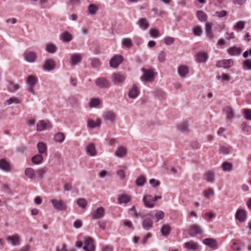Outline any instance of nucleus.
Here are the masks:
<instances>
[{
	"label": "nucleus",
	"mask_w": 251,
	"mask_h": 251,
	"mask_svg": "<svg viewBox=\"0 0 251 251\" xmlns=\"http://www.w3.org/2000/svg\"><path fill=\"white\" fill-rule=\"evenodd\" d=\"M143 72V75L141 77V79L145 82H153L157 73L153 72L151 70H146L144 68L141 69Z\"/></svg>",
	"instance_id": "obj_1"
},
{
	"label": "nucleus",
	"mask_w": 251,
	"mask_h": 251,
	"mask_svg": "<svg viewBox=\"0 0 251 251\" xmlns=\"http://www.w3.org/2000/svg\"><path fill=\"white\" fill-rule=\"evenodd\" d=\"M50 201L54 209L56 210L65 211L67 208L66 202L61 199H53Z\"/></svg>",
	"instance_id": "obj_2"
},
{
	"label": "nucleus",
	"mask_w": 251,
	"mask_h": 251,
	"mask_svg": "<svg viewBox=\"0 0 251 251\" xmlns=\"http://www.w3.org/2000/svg\"><path fill=\"white\" fill-rule=\"evenodd\" d=\"M126 78V75L119 73H113L111 77L112 82L114 84L118 86L122 85L124 83Z\"/></svg>",
	"instance_id": "obj_3"
},
{
	"label": "nucleus",
	"mask_w": 251,
	"mask_h": 251,
	"mask_svg": "<svg viewBox=\"0 0 251 251\" xmlns=\"http://www.w3.org/2000/svg\"><path fill=\"white\" fill-rule=\"evenodd\" d=\"M38 82V78L36 76L30 75L26 79V83L28 86L27 90L32 94H35L34 87Z\"/></svg>",
	"instance_id": "obj_4"
},
{
	"label": "nucleus",
	"mask_w": 251,
	"mask_h": 251,
	"mask_svg": "<svg viewBox=\"0 0 251 251\" xmlns=\"http://www.w3.org/2000/svg\"><path fill=\"white\" fill-rule=\"evenodd\" d=\"M95 84L97 87L102 89H108L110 86V83L104 77H99L95 81Z\"/></svg>",
	"instance_id": "obj_5"
},
{
	"label": "nucleus",
	"mask_w": 251,
	"mask_h": 251,
	"mask_svg": "<svg viewBox=\"0 0 251 251\" xmlns=\"http://www.w3.org/2000/svg\"><path fill=\"white\" fill-rule=\"evenodd\" d=\"M161 196L152 197L151 195H146L143 197V201L146 207L152 208L154 206L151 202L155 201L161 199Z\"/></svg>",
	"instance_id": "obj_6"
},
{
	"label": "nucleus",
	"mask_w": 251,
	"mask_h": 251,
	"mask_svg": "<svg viewBox=\"0 0 251 251\" xmlns=\"http://www.w3.org/2000/svg\"><path fill=\"white\" fill-rule=\"evenodd\" d=\"M203 230L201 227L197 224L191 225L189 227L188 234L191 237H194L198 234H201Z\"/></svg>",
	"instance_id": "obj_7"
},
{
	"label": "nucleus",
	"mask_w": 251,
	"mask_h": 251,
	"mask_svg": "<svg viewBox=\"0 0 251 251\" xmlns=\"http://www.w3.org/2000/svg\"><path fill=\"white\" fill-rule=\"evenodd\" d=\"M83 249L85 251H95V247L92 238L87 237L85 238Z\"/></svg>",
	"instance_id": "obj_8"
},
{
	"label": "nucleus",
	"mask_w": 251,
	"mask_h": 251,
	"mask_svg": "<svg viewBox=\"0 0 251 251\" xmlns=\"http://www.w3.org/2000/svg\"><path fill=\"white\" fill-rule=\"evenodd\" d=\"M6 240L9 243L13 246L19 245L21 242L20 236L18 234L7 236Z\"/></svg>",
	"instance_id": "obj_9"
},
{
	"label": "nucleus",
	"mask_w": 251,
	"mask_h": 251,
	"mask_svg": "<svg viewBox=\"0 0 251 251\" xmlns=\"http://www.w3.org/2000/svg\"><path fill=\"white\" fill-rule=\"evenodd\" d=\"M51 128V125L48 121L41 120L37 124V130L42 131Z\"/></svg>",
	"instance_id": "obj_10"
},
{
	"label": "nucleus",
	"mask_w": 251,
	"mask_h": 251,
	"mask_svg": "<svg viewBox=\"0 0 251 251\" xmlns=\"http://www.w3.org/2000/svg\"><path fill=\"white\" fill-rule=\"evenodd\" d=\"M25 60L30 63L34 62L37 59L36 53L33 51H25L23 54Z\"/></svg>",
	"instance_id": "obj_11"
},
{
	"label": "nucleus",
	"mask_w": 251,
	"mask_h": 251,
	"mask_svg": "<svg viewBox=\"0 0 251 251\" xmlns=\"http://www.w3.org/2000/svg\"><path fill=\"white\" fill-rule=\"evenodd\" d=\"M139 87L136 84H133L129 90L128 96L129 98L134 99L136 98L140 94Z\"/></svg>",
	"instance_id": "obj_12"
},
{
	"label": "nucleus",
	"mask_w": 251,
	"mask_h": 251,
	"mask_svg": "<svg viewBox=\"0 0 251 251\" xmlns=\"http://www.w3.org/2000/svg\"><path fill=\"white\" fill-rule=\"evenodd\" d=\"M233 65V60L231 59H224L218 61L216 64V67L218 68H228L231 67Z\"/></svg>",
	"instance_id": "obj_13"
},
{
	"label": "nucleus",
	"mask_w": 251,
	"mask_h": 251,
	"mask_svg": "<svg viewBox=\"0 0 251 251\" xmlns=\"http://www.w3.org/2000/svg\"><path fill=\"white\" fill-rule=\"evenodd\" d=\"M183 247L186 250L192 251H196L200 249V245L198 243L193 241L185 243Z\"/></svg>",
	"instance_id": "obj_14"
},
{
	"label": "nucleus",
	"mask_w": 251,
	"mask_h": 251,
	"mask_svg": "<svg viewBox=\"0 0 251 251\" xmlns=\"http://www.w3.org/2000/svg\"><path fill=\"white\" fill-rule=\"evenodd\" d=\"M104 214V209L103 207H100L97 208L91 213V216L93 219H98L102 218Z\"/></svg>",
	"instance_id": "obj_15"
},
{
	"label": "nucleus",
	"mask_w": 251,
	"mask_h": 251,
	"mask_svg": "<svg viewBox=\"0 0 251 251\" xmlns=\"http://www.w3.org/2000/svg\"><path fill=\"white\" fill-rule=\"evenodd\" d=\"M123 61L122 57L120 55H114L109 61L110 67L112 68L117 67Z\"/></svg>",
	"instance_id": "obj_16"
},
{
	"label": "nucleus",
	"mask_w": 251,
	"mask_h": 251,
	"mask_svg": "<svg viewBox=\"0 0 251 251\" xmlns=\"http://www.w3.org/2000/svg\"><path fill=\"white\" fill-rule=\"evenodd\" d=\"M152 224L153 222L151 220V216L150 215H147L143 221L142 226L144 229L148 230L152 227Z\"/></svg>",
	"instance_id": "obj_17"
},
{
	"label": "nucleus",
	"mask_w": 251,
	"mask_h": 251,
	"mask_svg": "<svg viewBox=\"0 0 251 251\" xmlns=\"http://www.w3.org/2000/svg\"><path fill=\"white\" fill-rule=\"evenodd\" d=\"M247 218V212L245 210L238 209L235 214V218L239 222L243 223L245 221Z\"/></svg>",
	"instance_id": "obj_18"
},
{
	"label": "nucleus",
	"mask_w": 251,
	"mask_h": 251,
	"mask_svg": "<svg viewBox=\"0 0 251 251\" xmlns=\"http://www.w3.org/2000/svg\"><path fill=\"white\" fill-rule=\"evenodd\" d=\"M205 34L207 38L211 40L214 39V35L212 29V25L210 23H206L205 25Z\"/></svg>",
	"instance_id": "obj_19"
},
{
	"label": "nucleus",
	"mask_w": 251,
	"mask_h": 251,
	"mask_svg": "<svg viewBox=\"0 0 251 251\" xmlns=\"http://www.w3.org/2000/svg\"><path fill=\"white\" fill-rule=\"evenodd\" d=\"M82 60V56L80 54L74 53L71 54L70 64L72 65H76L81 62Z\"/></svg>",
	"instance_id": "obj_20"
},
{
	"label": "nucleus",
	"mask_w": 251,
	"mask_h": 251,
	"mask_svg": "<svg viewBox=\"0 0 251 251\" xmlns=\"http://www.w3.org/2000/svg\"><path fill=\"white\" fill-rule=\"evenodd\" d=\"M177 72L180 77H186L189 74V68L185 65H181L178 67Z\"/></svg>",
	"instance_id": "obj_21"
},
{
	"label": "nucleus",
	"mask_w": 251,
	"mask_h": 251,
	"mask_svg": "<svg viewBox=\"0 0 251 251\" xmlns=\"http://www.w3.org/2000/svg\"><path fill=\"white\" fill-rule=\"evenodd\" d=\"M131 197L126 194H122L119 195L117 198L118 203L122 204H127L131 201Z\"/></svg>",
	"instance_id": "obj_22"
},
{
	"label": "nucleus",
	"mask_w": 251,
	"mask_h": 251,
	"mask_svg": "<svg viewBox=\"0 0 251 251\" xmlns=\"http://www.w3.org/2000/svg\"><path fill=\"white\" fill-rule=\"evenodd\" d=\"M55 68V63L53 60L50 59L46 60L43 65V68L44 70L50 71L53 70Z\"/></svg>",
	"instance_id": "obj_23"
},
{
	"label": "nucleus",
	"mask_w": 251,
	"mask_h": 251,
	"mask_svg": "<svg viewBox=\"0 0 251 251\" xmlns=\"http://www.w3.org/2000/svg\"><path fill=\"white\" fill-rule=\"evenodd\" d=\"M127 153V150L124 147H119L115 151L114 154L120 158H124L126 156Z\"/></svg>",
	"instance_id": "obj_24"
},
{
	"label": "nucleus",
	"mask_w": 251,
	"mask_h": 251,
	"mask_svg": "<svg viewBox=\"0 0 251 251\" xmlns=\"http://www.w3.org/2000/svg\"><path fill=\"white\" fill-rule=\"evenodd\" d=\"M203 178L207 182H214L215 181V173L211 171H207L204 174Z\"/></svg>",
	"instance_id": "obj_25"
},
{
	"label": "nucleus",
	"mask_w": 251,
	"mask_h": 251,
	"mask_svg": "<svg viewBox=\"0 0 251 251\" xmlns=\"http://www.w3.org/2000/svg\"><path fill=\"white\" fill-rule=\"evenodd\" d=\"M137 24L140 28L143 30H147L149 27V21L146 18H141Z\"/></svg>",
	"instance_id": "obj_26"
},
{
	"label": "nucleus",
	"mask_w": 251,
	"mask_h": 251,
	"mask_svg": "<svg viewBox=\"0 0 251 251\" xmlns=\"http://www.w3.org/2000/svg\"><path fill=\"white\" fill-rule=\"evenodd\" d=\"M208 54L205 52H199L196 55V60L197 62L204 63L208 59Z\"/></svg>",
	"instance_id": "obj_27"
},
{
	"label": "nucleus",
	"mask_w": 251,
	"mask_h": 251,
	"mask_svg": "<svg viewBox=\"0 0 251 251\" xmlns=\"http://www.w3.org/2000/svg\"><path fill=\"white\" fill-rule=\"evenodd\" d=\"M227 53L232 56H237L241 54V49L237 47H232L227 50Z\"/></svg>",
	"instance_id": "obj_28"
},
{
	"label": "nucleus",
	"mask_w": 251,
	"mask_h": 251,
	"mask_svg": "<svg viewBox=\"0 0 251 251\" xmlns=\"http://www.w3.org/2000/svg\"><path fill=\"white\" fill-rule=\"evenodd\" d=\"M202 243L211 248H215L217 247L216 241L213 238L204 239L202 240Z\"/></svg>",
	"instance_id": "obj_29"
},
{
	"label": "nucleus",
	"mask_w": 251,
	"mask_h": 251,
	"mask_svg": "<svg viewBox=\"0 0 251 251\" xmlns=\"http://www.w3.org/2000/svg\"><path fill=\"white\" fill-rule=\"evenodd\" d=\"M100 125L101 122L99 119H97L96 121L92 120H88L87 121V126L90 128L99 127L100 126Z\"/></svg>",
	"instance_id": "obj_30"
},
{
	"label": "nucleus",
	"mask_w": 251,
	"mask_h": 251,
	"mask_svg": "<svg viewBox=\"0 0 251 251\" xmlns=\"http://www.w3.org/2000/svg\"><path fill=\"white\" fill-rule=\"evenodd\" d=\"M86 151L87 154L91 156H95L97 154L95 147L92 144H89L87 146Z\"/></svg>",
	"instance_id": "obj_31"
},
{
	"label": "nucleus",
	"mask_w": 251,
	"mask_h": 251,
	"mask_svg": "<svg viewBox=\"0 0 251 251\" xmlns=\"http://www.w3.org/2000/svg\"><path fill=\"white\" fill-rule=\"evenodd\" d=\"M103 117L105 120L113 122L115 119L116 115L112 111H106L103 114Z\"/></svg>",
	"instance_id": "obj_32"
},
{
	"label": "nucleus",
	"mask_w": 251,
	"mask_h": 251,
	"mask_svg": "<svg viewBox=\"0 0 251 251\" xmlns=\"http://www.w3.org/2000/svg\"><path fill=\"white\" fill-rule=\"evenodd\" d=\"M60 39L63 42L68 43L72 40L73 37L70 33L64 32L61 34Z\"/></svg>",
	"instance_id": "obj_33"
},
{
	"label": "nucleus",
	"mask_w": 251,
	"mask_h": 251,
	"mask_svg": "<svg viewBox=\"0 0 251 251\" xmlns=\"http://www.w3.org/2000/svg\"><path fill=\"white\" fill-rule=\"evenodd\" d=\"M37 148L38 152L40 154H46L47 151V147L44 143H43V142L38 143L37 145Z\"/></svg>",
	"instance_id": "obj_34"
},
{
	"label": "nucleus",
	"mask_w": 251,
	"mask_h": 251,
	"mask_svg": "<svg viewBox=\"0 0 251 251\" xmlns=\"http://www.w3.org/2000/svg\"><path fill=\"white\" fill-rule=\"evenodd\" d=\"M224 111L226 114L227 119H231L234 117V111L231 107L226 106L224 108Z\"/></svg>",
	"instance_id": "obj_35"
},
{
	"label": "nucleus",
	"mask_w": 251,
	"mask_h": 251,
	"mask_svg": "<svg viewBox=\"0 0 251 251\" xmlns=\"http://www.w3.org/2000/svg\"><path fill=\"white\" fill-rule=\"evenodd\" d=\"M246 22L244 21H239L233 26V28L236 31H242L245 26Z\"/></svg>",
	"instance_id": "obj_36"
},
{
	"label": "nucleus",
	"mask_w": 251,
	"mask_h": 251,
	"mask_svg": "<svg viewBox=\"0 0 251 251\" xmlns=\"http://www.w3.org/2000/svg\"><path fill=\"white\" fill-rule=\"evenodd\" d=\"M197 17L199 20L201 22H205L207 18L206 14L201 10L197 12Z\"/></svg>",
	"instance_id": "obj_37"
},
{
	"label": "nucleus",
	"mask_w": 251,
	"mask_h": 251,
	"mask_svg": "<svg viewBox=\"0 0 251 251\" xmlns=\"http://www.w3.org/2000/svg\"><path fill=\"white\" fill-rule=\"evenodd\" d=\"M0 169L6 172L10 170L9 164L4 159L0 160Z\"/></svg>",
	"instance_id": "obj_38"
},
{
	"label": "nucleus",
	"mask_w": 251,
	"mask_h": 251,
	"mask_svg": "<svg viewBox=\"0 0 251 251\" xmlns=\"http://www.w3.org/2000/svg\"><path fill=\"white\" fill-rule=\"evenodd\" d=\"M65 135L61 132H58L56 133L54 137V139L55 142L61 143L65 139Z\"/></svg>",
	"instance_id": "obj_39"
},
{
	"label": "nucleus",
	"mask_w": 251,
	"mask_h": 251,
	"mask_svg": "<svg viewBox=\"0 0 251 251\" xmlns=\"http://www.w3.org/2000/svg\"><path fill=\"white\" fill-rule=\"evenodd\" d=\"M46 50L50 53H54L56 50V47L52 43H47L45 47Z\"/></svg>",
	"instance_id": "obj_40"
},
{
	"label": "nucleus",
	"mask_w": 251,
	"mask_h": 251,
	"mask_svg": "<svg viewBox=\"0 0 251 251\" xmlns=\"http://www.w3.org/2000/svg\"><path fill=\"white\" fill-rule=\"evenodd\" d=\"M26 176L30 179H33L35 177V172L34 170L31 168H27L25 172Z\"/></svg>",
	"instance_id": "obj_41"
},
{
	"label": "nucleus",
	"mask_w": 251,
	"mask_h": 251,
	"mask_svg": "<svg viewBox=\"0 0 251 251\" xmlns=\"http://www.w3.org/2000/svg\"><path fill=\"white\" fill-rule=\"evenodd\" d=\"M43 159L41 154H37L32 157L31 161L34 164H38L42 162Z\"/></svg>",
	"instance_id": "obj_42"
},
{
	"label": "nucleus",
	"mask_w": 251,
	"mask_h": 251,
	"mask_svg": "<svg viewBox=\"0 0 251 251\" xmlns=\"http://www.w3.org/2000/svg\"><path fill=\"white\" fill-rule=\"evenodd\" d=\"M232 150V148L229 145L223 146L220 149V152L221 153L226 154L229 153Z\"/></svg>",
	"instance_id": "obj_43"
},
{
	"label": "nucleus",
	"mask_w": 251,
	"mask_h": 251,
	"mask_svg": "<svg viewBox=\"0 0 251 251\" xmlns=\"http://www.w3.org/2000/svg\"><path fill=\"white\" fill-rule=\"evenodd\" d=\"M20 101H21V100H20V99H19L18 98H17L16 97H11V98H9V99L5 101V104H7V105H10L12 103L18 104V103H20Z\"/></svg>",
	"instance_id": "obj_44"
},
{
	"label": "nucleus",
	"mask_w": 251,
	"mask_h": 251,
	"mask_svg": "<svg viewBox=\"0 0 251 251\" xmlns=\"http://www.w3.org/2000/svg\"><path fill=\"white\" fill-rule=\"evenodd\" d=\"M100 104V100L98 99L92 98L89 102V106L91 108L97 107Z\"/></svg>",
	"instance_id": "obj_45"
},
{
	"label": "nucleus",
	"mask_w": 251,
	"mask_h": 251,
	"mask_svg": "<svg viewBox=\"0 0 251 251\" xmlns=\"http://www.w3.org/2000/svg\"><path fill=\"white\" fill-rule=\"evenodd\" d=\"M98 10V7L94 4H90L88 7L87 12L90 15H95L96 11Z\"/></svg>",
	"instance_id": "obj_46"
},
{
	"label": "nucleus",
	"mask_w": 251,
	"mask_h": 251,
	"mask_svg": "<svg viewBox=\"0 0 251 251\" xmlns=\"http://www.w3.org/2000/svg\"><path fill=\"white\" fill-rule=\"evenodd\" d=\"M171 228L168 225H164L161 227L160 231L163 236H167L169 235Z\"/></svg>",
	"instance_id": "obj_47"
},
{
	"label": "nucleus",
	"mask_w": 251,
	"mask_h": 251,
	"mask_svg": "<svg viewBox=\"0 0 251 251\" xmlns=\"http://www.w3.org/2000/svg\"><path fill=\"white\" fill-rule=\"evenodd\" d=\"M77 205L81 208H85L87 205V201L84 198H79L76 200Z\"/></svg>",
	"instance_id": "obj_48"
},
{
	"label": "nucleus",
	"mask_w": 251,
	"mask_h": 251,
	"mask_svg": "<svg viewBox=\"0 0 251 251\" xmlns=\"http://www.w3.org/2000/svg\"><path fill=\"white\" fill-rule=\"evenodd\" d=\"M216 79L220 80L222 79L223 81H228L230 79V76L229 75L226 74H223L221 75H218L216 76Z\"/></svg>",
	"instance_id": "obj_49"
},
{
	"label": "nucleus",
	"mask_w": 251,
	"mask_h": 251,
	"mask_svg": "<svg viewBox=\"0 0 251 251\" xmlns=\"http://www.w3.org/2000/svg\"><path fill=\"white\" fill-rule=\"evenodd\" d=\"M165 93L161 89L156 90L154 92V96L159 99L165 98Z\"/></svg>",
	"instance_id": "obj_50"
},
{
	"label": "nucleus",
	"mask_w": 251,
	"mask_h": 251,
	"mask_svg": "<svg viewBox=\"0 0 251 251\" xmlns=\"http://www.w3.org/2000/svg\"><path fill=\"white\" fill-rule=\"evenodd\" d=\"M222 167L223 170L225 172H230L232 169V166L230 163L224 162L222 164Z\"/></svg>",
	"instance_id": "obj_51"
},
{
	"label": "nucleus",
	"mask_w": 251,
	"mask_h": 251,
	"mask_svg": "<svg viewBox=\"0 0 251 251\" xmlns=\"http://www.w3.org/2000/svg\"><path fill=\"white\" fill-rule=\"evenodd\" d=\"M193 33L196 36H200L202 33V30L200 26H196L192 29Z\"/></svg>",
	"instance_id": "obj_52"
},
{
	"label": "nucleus",
	"mask_w": 251,
	"mask_h": 251,
	"mask_svg": "<svg viewBox=\"0 0 251 251\" xmlns=\"http://www.w3.org/2000/svg\"><path fill=\"white\" fill-rule=\"evenodd\" d=\"M122 43L125 47L129 48L132 45V41L129 38H124L122 40Z\"/></svg>",
	"instance_id": "obj_53"
},
{
	"label": "nucleus",
	"mask_w": 251,
	"mask_h": 251,
	"mask_svg": "<svg viewBox=\"0 0 251 251\" xmlns=\"http://www.w3.org/2000/svg\"><path fill=\"white\" fill-rule=\"evenodd\" d=\"M146 181V178L144 176H140L136 180V184L137 186L142 187Z\"/></svg>",
	"instance_id": "obj_54"
},
{
	"label": "nucleus",
	"mask_w": 251,
	"mask_h": 251,
	"mask_svg": "<svg viewBox=\"0 0 251 251\" xmlns=\"http://www.w3.org/2000/svg\"><path fill=\"white\" fill-rule=\"evenodd\" d=\"M154 216L156 218V222H158L160 220H161L164 218V213L162 211H157L155 213Z\"/></svg>",
	"instance_id": "obj_55"
},
{
	"label": "nucleus",
	"mask_w": 251,
	"mask_h": 251,
	"mask_svg": "<svg viewBox=\"0 0 251 251\" xmlns=\"http://www.w3.org/2000/svg\"><path fill=\"white\" fill-rule=\"evenodd\" d=\"M244 115L246 120L251 121V109H245L244 110Z\"/></svg>",
	"instance_id": "obj_56"
},
{
	"label": "nucleus",
	"mask_w": 251,
	"mask_h": 251,
	"mask_svg": "<svg viewBox=\"0 0 251 251\" xmlns=\"http://www.w3.org/2000/svg\"><path fill=\"white\" fill-rule=\"evenodd\" d=\"M178 128L181 132H185L188 130V125L187 123H183L179 125Z\"/></svg>",
	"instance_id": "obj_57"
},
{
	"label": "nucleus",
	"mask_w": 251,
	"mask_h": 251,
	"mask_svg": "<svg viewBox=\"0 0 251 251\" xmlns=\"http://www.w3.org/2000/svg\"><path fill=\"white\" fill-rule=\"evenodd\" d=\"M8 88L11 92H14L17 90L19 88V86L17 84L10 82Z\"/></svg>",
	"instance_id": "obj_58"
},
{
	"label": "nucleus",
	"mask_w": 251,
	"mask_h": 251,
	"mask_svg": "<svg viewBox=\"0 0 251 251\" xmlns=\"http://www.w3.org/2000/svg\"><path fill=\"white\" fill-rule=\"evenodd\" d=\"M227 12L226 10H222L220 11H216L214 16L218 18H223L226 16Z\"/></svg>",
	"instance_id": "obj_59"
},
{
	"label": "nucleus",
	"mask_w": 251,
	"mask_h": 251,
	"mask_svg": "<svg viewBox=\"0 0 251 251\" xmlns=\"http://www.w3.org/2000/svg\"><path fill=\"white\" fill-rule=\"evenodd\" d=\"M100 65V62L98 59H93L91 62V66L94 68H97Z\"/></svg>",
	"instance_id": "obj_60"
},
{
	"label": "nucleus",
	"mask_w": 251,
	"mask_h": 251,
	"mask_svg": "<svg viewBox=\"0 0 251 251\" xmlns=\"http://www.w3.org/2000/svg\"><path fill=\"white\" fill-rule=\"evenodd\" d=\"M166 53L164 51H161L158 55V60L160 62H163L165 60Z\"/></svg>",
	"instance_id": "obj_61"
},
{
	"label": "nucleus",
	"mask_w": 251,
	"mask_h": 251,
	"mask_svg": "<svg viewBox=\"0 0 251 251\" xmlns=\"http://www.w3.org/2000/svg\"><path fill=\"white\" fill-rule=\"evenodd\" d=\"M123 167L124 168V170H119L118 171H117V175L122 179H123L125 177V170L126 169V167L123 166Z\"/></svg>",
	"instance_id": "obj_62"
},
{
	"label": "nucleus",
	"mask_w": 251,
	"mask_h": 251,
	"mask_svg": "<svg viewBox=\"0 0 251 251\" xmlns=\"http://www.w3.org/2000/svg\"><path fill=\"white\" fill-rule=\"evenodd\" d=\"M244 69L251 70V60H246L243 64Z\"/></svg>",
	"instance_id": "obj_63"
},
{
	"label": "nucleus",
	"mask_w": 251,
	"mask_h": 251,
	"mask_svg": "<svg viewBox=\"0 0 251 251\" xmlns=\"http://www.w3.org/2000/svg\"><path fill=\"white\" fill-rule=\"evenodd\" d=\"M242 131L246 132H248L251 130V127L248 125L246 123H243L242 125Z\"/></svg>",
	"instance_id": "obj_64"
}]
</instances>
